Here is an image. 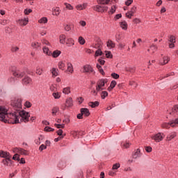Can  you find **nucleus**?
<instances>
[{
	"mask_svg": "<svg viewBox=\"0 0 178 178\" xmlns=\"http://www.w3.org/2000/svg\"><path fill=\"white\" fill-rule=\"evenodd\" d=\"M108 83V79H101L99 81L97 82L96 85V90L97 91H102L104 88L102 87H105V84Z\"/></svg>",
	"mask_w": 178,
	"mask_h": 178,
	"instance_id": "nucleus-5",
	"label": "nucleus"
},
{
	"mask_svg": "<svg viewBox=\"0 0 178 178\" xmlns=\"http://www.w3.org/2000/svg\"><path fill=\"white\" fill-rule=\"evenodd\" d=\"M111 77H113V79H119L120 76H119V74L113 72L111 74Z\"/></svg>",
	"mask_w": 178,
	"mask_h": 178,
	"instance_id": "nucleus-53",
	"label": "nucleus"
},
{
	"mask_svg": "<svg viewBox=\"0 0 178 178\" xmlns=\"http://www.w3.org/2000/svg\"><path fill=\"white\" fill-rule=\"evenodd\" d=\"M42 51L47 56H52V51H49V49L46 46L43 47Z\"/></svg>",
	"mask_w": 178,
	"mask_h": 178,
	"instance_id": "nucleus-21",
	"label": "nucleus"
},
{
	"mask_svg": "<svg viewBox=\"0 0 178 178\" xmlns=\"http://www.w3.org/2000/svg\"><path fill=\"white\" fill-rule=\"evenodd\" d=\"M61 52L59 50H56L54 51H53V53H51V56L53 58H58V56H59V55H60Z\"/></svg>",
	"mask_w": 178,
	"mask_h": 178,
	"instance_id": "nucleus-34",
	"label": "nucleus"
},
{
	"mask_svg": "<svg viewBox=\"0 0 178 178\" xmlns=\"http://www.w3.org/2000/svg\"><path fill=\"white\" fill-rule=\"evenodd\" d=\"M0 158H4V159H11L12 156L8 152H5L3 150L0 151Z\"/></svg>",
	"mask_w": 178,
	"mask_h": 178,
	"instance_id": "nucleus-13",
	"label": "nucleus"
},
{
	"mask_svg": "<svg viewBox=\"0 0 178 178\" xmlns=\"http://www.w3.org/2000/svg\"><path fill=\"white\" fill-rule=\"evenodd\" d=\"M122 147H124V148H129L130 147V143L126 142L123 143Z\"/></svg>",
	"mask_w": 178,
	"mask_h": 178,
	"instance_id": "nucleus-60",
	"label": "nucleus"
},
{
	"mask_svg": "<svg viewBox=\"0 0 178 178\" xmlns=\"http://www.w3.org/2000/svg\"><path fill=\"white\" fill-rule=\"evenodd\" d=\"M33 12V10L31 9H25L24 10V15H30Z\"/></svg>",
	"mask_w": 178,
	"mask_h": 178,
	"instance_id": "nucleus-56",
	"label": "nucleus"
},
{
	"mask_svg": "<svg viewBox=\"0 0 178 178\" xmlns=\"http://www.w3.org/2000/svg\"><path fill=\"white\" fill-rule=\"evenodd\" d=\"M175 136H176V133H172L168 137V138L169 140H172V138H175Z\"/></svg>",
	"mask_w": 178,
	"mask_h": 178,
	"instance_id": "nucleus-62",
	"label": "nucleus"
},
{
	"mask_svg": "<svg viewBox=\"0 0 178 178\" xmlns=\"http://www.w3.org/2000/svg\"><path fill=\"white\" fill-rule=\"evenodd\" d=\"M98 62H99V63L100 65H105V60H104V59L99 58V59H98Z\"/></svg>",
	"mask_w": 178,
	"mask_h": 178,
	"instance_id": "nucleus-64",
	"label": "nucleus"
},
{
	"mask_svg": "<svg viewBox=\"0 0 178 178\" xmlns=\"http://www.w3.org/2000/svg\"><path fill=\"white\" fill-rule=\"evenodd\" d=\"M134 23H135V24H138V23H141V19L135 18L134 19Z\"/></svg>",
	"mask_w": 178,
	"mask_h": 178,
	"instance_id": "nucleus-59",
	"label": "nucleus"
},
{
	"mask_svg": "<svg viewBox=\"0 0 178 178\" xmlns=\"http://www.w3.org/2000/svg\"><path fill=\"white\" fill-rule=\"evenodd\" d=\"M58 111H59V108L58 107H54L51 110V113L53 116L56 115V113H58Z\"/></svg>",
	"mask_w": 178,
	"mask_h": 178,
	"instance_id": "nucleus-44",
	"label": "nucleus"
},
{
	"mask_svg": "<svg viewBox=\"0 0 178 178\" xmlns=\"http://www.w3.org/2000/svg\"><path fill=\"white\" fill-rule=\"evenodd\" d=\"M44 131H55L54 128H51L50 127H46L44 128Z\"/></svg>",
	"mask_w": 178,
	"mask_h": 178,
	"instance_id": "nucleus-50",
	"label": "nucleus"
},
{
	"mask_svg": "<svg viewBox=\"0 0 178 178\" xmlns=\"http://www.w3.org/2000/svg\"><path fill=\"white\" fill-rule=\"evenodd\" d=\"M67 72H69V73H73L74 70H73V65H72V63H67Z\"/></svg>",
	"mask_w": 178,
	"mask_h": 178,
	"instance_id": "nucleus-32",
	"label": "nucleus"
},
{
	"mask_svg": "<svg viewBox=\"0 0 178 178\" xmlns=\"http://www.w3.org/2000/svg\"><path fill=\"white\" fill-rule=\"evenodd\" d=\"M156 51H158V47L155 46V44H152L147 49V51H149L151 54V55H152V54H155Z\"/></svg>",
	"mask_w": 178,
	"mask_h": 178,
	"instance_id": "nucleus-18",
	"label": "nucleus"
},
{
	"mask_svg": "<svg viewBox=\"0 0 178 178\" xmlns=\"http://www.w3.org/2000/svg\"><path fill=\"white\" fill-rule=\"evenodd\" d=\"M78 42L80 44V45H84V44H86V39H84L83 36H79L78 39Z\"/></svg>",
	"mask_w": 178,
	"mask_h": 178,
	"instance_id": "nucleus-37",
	"label": "nucleus"
},
{
	"mask_svg": "<svg viewBox=\"0 0 178 178\" xmlns=\"http://www.w3.org/2000/svg\"><path fill=\"white\" fill-rule=\"evenodd\" d=\"M168 41L170 42L169 44V48H175V44H176V36L173 35H170Z\"/></svg>",
	"mask_w": 178,
	"mask_h": 178,
	"instance_id": "nucleus-14",
	"label": "nucleus"
},
{
	"mask_svg": "<svg viewBox=\"0 0 178 178\" xmlns=\"http://www.w3.org/2000/svg\"><path fill=\"white\" fill-rule=\"evenodd\" d=\"M136 12H137V7L136 6H133L131 10L126 13V17L128 19H131L132 16H134V13H136Z\"/></svg>",
	"mask_w": 178,
	"mask_h": 178,
	"instance_id": "nucleus-12",
	"label": "nucleus"
},
{
	"mask_svg": "<svg viewBox=\"0 0 178 178\" xmlns=\"http://www.w3.org/2000/svg\"><path fill=\"white\" fill-rule=\"evenodd\" d=\"M169 62H170V58L168 56H164L159 60V65H160V66H165V65H168Z\"/></svg>",
	"mask_w": 178,
	"mask_h": 178,
	"instance_id": "nucleus-9",
	"label": "nucleus"
},
{
	"mask_svg": "<svg viewBox=\"0 0 178 178\" xmlns=\"http://www.w3.org/2000/svg\"><path fill=\"white\" fill-rule=\"evenodd\" d=\"M152 140H154L156 143H161L165 138V135L163 133L159 132L151 136Z\"/></svg>",
	"mask_w": 178,
	"mask_h": 178,
	"instance_id": "nucleus-6",
	"label": "nucleus"
},
{
	"mask_svg": "<svg viewBox=\"0 0 178 178\" xmlns=\"http://www.w3.org/2000/svg\"><path fill=\"white\" fill-rule=\"evenodd\" d=\"M65 44L67 47H73V45H74V40L72 38H67Z\"/></svg>",
	"mask_w": 178,
	"mask_h": 178,
	"instance_id": "nucleus-20",
	"label": "nucleus"
},
{
	"mask_svg": "<svg viewBox=\"0 0 178 178\" xmlns=\"http://www.w3.org/2000/svg\"><path fill=\"white\" fill-rule=\"evenodd\" d=\"M63 94H65L66 95H69L70 94V87H66L63 89Z\"/></svg>",
	"mask_w": 178,
	"mask_h": 178,
	"instance_id": "nucleus-40",
	"label": "nucleus"
},
{
	"mask_svg": "<svg viewBox=\"0 0 178 178\" xmlns=\"http://www.w3.org/2000/svg\"><path fill=\"white\" fill-rule=\"evenodd\" d=\"M169 113L172 115V116H178V104L175 105L172 108V111Z\"/></svg>",
	"mask_w": 178,
	"mask_h": 178,
	"instance_id": "nucleus-17",
	"label": "nucleus"
},
{
	"mask_svg": "<svg viewBox=\"0 0 178 178\" xmlns=\"http://www.w3.org/2000/svg\"><path fill=\"white\" fill-rule=\"evenodd\" d=\"M0 120L4 123L17 124V123H20L19 111L8 113L7 109L3 107H0Z\"/></svg>",
	"mask_w": 178,
	"mask_h": 178,
	"instance_id": "nucleus-1",
	"label": "nucleus"
},
{
	"mask_svg": "<svg viewBox=\"0 0 178 178\" xmlns=\"http://www.w3.org/2000/svg\"><path fill=\"white\" fill-rule=\"evenodd\" d=\"M64 5L66 9H67L68 10H73L74 8L72 6L70 3H65Z\"/></svg>",
	"mask_w": 178,
	"mask_h": 178,
	"instance_id": "nucleus-43",
	"label": "nucleus"
},
{
	"mask_svg": "<svg viewBox=\"0 0 178 178\" xmlns=\"http://www.w3.org/2000/svg\"><path fill=\"white\" fill-rule=\"evenodd\" d=\"M141 156V149L140 148L134 151L132 154L133 159H137V158H140Z\"/></svg>",
	"mask_w": 178,
	"mask_h": 178,
	"instance_id": "nucleus-15",
	"label": "nucleus"
},
{
	"mask_svg": "<svg viewBox=\"0 0 178 178\" xmlns=\"http://www.w3.org/2000/svg\"><path fill=\"white\" fill-rule=\"evenodd\" d=\"M9 71L12 72L13 76L17 79H23L26 74L24 72L17 70L15 66H10L9 67Z\"/></svg>",
	"mask_w": 178,
	"mask_h": 178,
	"instance_id": "nucleus-2",
	"label": "nucleus"
},
{
	"mask_svg": "<svg viewBox=\"0 0 178 178\" xmlns=\"http://www.w3.org/2000/svg\"><path fill=\"white\" fill-rule=\"evenodd\" d=\"M65 31H70V30H72V28L70 27V25H65Z\"/></svg>",
	"mask_w": 178,
	"mask_h": 178,
	"instance_id": "nucleus-63",
	"label": "nucleus"
},
{
	"mask_svg": "<svg viewBox=\"0 0 178 178\" xmlns=\"http://www.w3.org/2000/svg\"><path fill=\"white\" fill-rule=\"evenodd\" d=\"M119 168H120V163H117L113 165L112 170H117V169H119Z\"/></svg>",
	"mask_w": 178,
	"mask_h": 178,
	"instance_id": "nucleus-45",
	"label": "nucleus"
},
{
	"mask_svg": "<svg viewBox=\"0 0 178 178\" xmlns=\"http://www.w3.org/2000/svg\"><path fill=\"white\" fill-rule=\"evenodd\" d=\"M11 106L16 112H20L22 111V99H15L11 102Z\"/></svg>",
	"mask_w": 178,
	"mask_h": 178,
	"instance_id": "nucleus-4",
	"label": "nucleus"
},
{
	"mask_svg": "<svg viewBox=\"0 0 178 178\" xmlns=\"http://www.w3.org/2000/svg\"><path fill=\"white\" fill-rule=\"evenodd\" d=\"M55 126L57 129H65V124H55Z\"/></svg>",
	"mask_w": 178,
	"mask_h": 178,
	"instance_id": "nucleus-49",
	"label": "nucleus"
},
{
	"mask_svg": "<svg viewBox=\"0 0 178 178\" xmlns=\"http://www.w3.org/2000/svg\"><path fill=\"white\" fill-rule=\"evenodd\" d=\"M22 83L23 86H31L33 84V79L26 75L22 79Z\"/></svg>",
	"mask_w": 178,
	"mask_h": 178,
	"instance_id": "nucleus-8",
	"label": "nucleus"
},
{
	"mask_svg": "<svg viewBox=\"0 0 178 178\" xmlns=\"http://www.w3.org/2000/svg\"><path fill=\"white\" fill-rule=\"evenodd\" d=\"M83 72L88 73V74H91V73H92L93 74H95V72H94V69L90 65H86L85 66H83Z\"/></svg>",
	"mask_w": 178,
	"mask_h": 178,
	"instance_id": "nucleus-10",
	"label": "nucleus"
},
{
	"mask_svg": "<svg viewBox=\"0 0 178 178\" xmlns=\"http://www.w3.org/2000/svg\"><path fill=\"white\" fill-rule=\"evenodd\" d=\"M107 47L110 49H112V48H115L116 47V44L115 43V42H113L111 40H108L107 42Z\"/></svg>",
	"mask_w": 178,
	"mask_h": 178,
	"instance_id": "nucleus-23",
	"label": "nucleus"
},
{
	"mask_svg": "<svg viewBox=\"0 0 178 178\" xmlns=\"http://www.w3.org/2000/svg\"><path fill=\"white\" fill-rule=\"evenodd\" d=\"M53 97H54L55 99H59L60 98V94L59 92H54Z\"/></svg>",
	"mask_w": 178,
	"mask_h": 178,
	"instance_id": "nucleus-46",
	"label": "nucleus"
},
{
	"mask_svg": "<svg viewBox=\"0 0 178 178\" xmlns=\"http://www.w3.org/2000/svg\"><path fill=\"white\" fill-rule=\"evenodd\" d=\"M10 162H12V160H10V159H3L1 161V163H3L5 166H10V165H12Z\"/></svg>",
	"mask_w": 178,
	"mask_h": 178,
	"instance_id": "nucleus-28",
	"label": "nucleus"
},
{
	"mask_svg": "<svg viewBox=\"0 0 178 178\" xmlns=\"http://www.w3.org/2000/svg\"><path fill=\"white\" fill-rule=\"evenodd\" d=\"M100 95H101V98L102 99H105V98H106V97H108V95H109V94L108 93L107 91H102L101 93H100Z\"/></svg>",
	"mask_w": 178,
	"mask_h": 178,
	"instance_id": "nucleus-39",
	"label": "nucleus"
},
{
	"mask_svg": "<svg viewBox=\"0 0 178 178\" xmlns=\"http://www.w3.org/2000/svg\"><path fill=\"white\" fill-rule=\"evenodd\" d=\"M79 24L81 26V27H86V26H87V22H86V21L81 20L79 22Z\"/></svg>",
	"mask_w": 178,
	"mask_h": 178,
	"instance_id": "nucleus-52",
	"label": "nucleus"
},
{
	"mask_svg": "<svg viewBox=\"0 0 178 178\" xmlns=\"http://www.w3.org/2000/svg\"><path fill=\"white\" fill-rule=\"evenodd\" d=\"M44 149H47V145H41L39 147L40 151H44Z\"/></svg>",
	"mask_w": 178,
	"mask_h": 178,
	"instance_id": "nucleus-58",
	"label": "nucleus"
},
{
	"mask_svg": "<svg viewBox=\"0 0 178 178\" xmlns=\"http://www.w3.org/2000/svg\"><path fill=\"white\" fill-rule=\"evenodd\" d=\"M43 70L40 67H37L36 68V74L41 76L42 74Z\"/></svg>",
	"mask_w": 178,
	"mask_h": 178,
	"instance_id": "nucleus-42",
	"label": "nucleus"
},
{
	"mask_svg": "<svg viewBox=\"0 0 178 178\" xmlns=\"http://www.w3.org/2000/svg\"><path fill=\"white\" fill-rule=\"evenodd\" d=\"M42 43L44 45H51V43H49V42L45 39L42 40Z\"/></svg>",
	"mask_w": 178,
	"mask_h": 178,
	"instance_id": "nucleus-55",
	"label": "nucleus"
},
{
	"mask_svg": "<svg viewBox=\"0 0 178 178\" xmlns=\"http://www.w3.org/2000/svg\"><path fill=\"white\" fill-rule=\"evenodd\" d=\"M71 134L73 136V137L76 138L77 137L79 132L77 131H72Z\"/></svg>",
	"mask_w": 178,
	"mask_h": 178,
	"instance_id": "nucleus-54",
	"label": "nucleus"
},
{
	"mask_svg": "<svg viewBox=\"0 0 178 178\" xmlns=\"http://www.w3.org/2000/svg\"><path fill=\"white\" fill-rule=\"evenodd\" d=\"M145 149L146 152H152V147H151L150 146L145 147Z\"/></svg>",
	"mask_w": 178,
	"mask_h": 178,
	"instance_id": "nucleus-51",
	"label": "nucleus"
},
{
	"mask_svg": "<svg viewBox=\"0 0 178 178\" xmlns=\"http://www.w3.org/2000/svg\"><path fill=\"white\" fill-rule=\"evenodd\" d=\"M76 101H77L78 104H79V105H81V104H83V102H84V98H83L82 97H79L76 99Z\"/></svg>",
	"mask_w": 178,
	"mask_h": 178,
	"instance_id": "nucleus-47",
	"label": "nucleus"
},
{
	"mask_svg": "<svg viewBox=\"0 0 178 178\" xmlns=\"http://www.w3.org/2000/svg\"><path fill=\"white\" fill-rule=\"evenodd\" d=\"M117 8L116 5L112 6L111 10L108 11V15H113L116 12Z\"/></svg>",
	"mask_w": 178,
	"mask_h": 178,
	"instance_id": "nucleus-35",
	"label": "nucleus"
},
{
	"mask_svg": "<svg viewBox=\"0 0 178 178\" xmlns=\"http://www.w3.org/2000/svg\"><path fill=\"white\" fill-rule=\"evenodd\" d=\"M116 81H112L110 84V87L108 88V91H111V90H113L115 87H116Z\"/></svg>",
	"mask_w": 178,
	"mask_h": 178,
	"instance_id": "nucleus-31",
	"label": "nucleus"
},
{
	"mask_svg": "<svg viewBox=\"0 0 178 178\" xmlns=\"http://www.w3.org/2000/svg\"><path fill=\"white\" fill-rule=\"evenodd\" d=\"M38 23L40 24H46V23H48V18L43 17L38 20Z\"/></svg>",
	"mask_w": 178,
	"mask_h": 178,
	"instance_id": "nucleus-30",
	"label": "nucleus"
},
{
	"mask_svg": "<svg viewBox=\"0 0 178 178\" xmlns=\"http://www.w3.org/2000/svg\"><path fill=\"white\" fill-rule=\"evenodd\" d=\"M120 26L121 29L124 31L127 30V29L129 27V25L127 24V22H126V21L120 22Z\"/></svg>",
	"mask_w": 178,
	"mask_h": 178,
	"instance_id": "nucleus-25",
	"label": "nucleus"
},
{
	"mask_svg": "<svg viewBox=\"0 0 178 178\" xmlns=\"http://www.w3.org/2000/svg\"><path fill=\"white\" fill-rule=\"evenodd\" d=\"M13 161H20V156L19 154H16L13 156Z\"/></svg>",
	"mask_w": 178,
	"mask_h": 178,
	"instance_id": "nucleus-48",
	"label": "nucleus"
},
{
	"mask_svg": "<svg viewBox=\"0 0 178 178\" xmlns=\"http://www.w3.org/2000/svg\"><path fill=\"white\" fill-rule=\"evenodd\" d=\"M65 106H67V108L73 106V99H72V97H69L66 99Z\"/></svg>",
	"mask_w": 178,
	"mask_h": 178,
	"instance_id": "nucleus-22",
	"label": "nucleus"
},
{
	"mask_svg": "<svg viewBox=\"0 0 178 178\" xmlns=\"http://www.w3.org/2000/svg\"><path fill=\"white\" fill-rule=\"evenodd\" d=\"M31 47L33 48V49H38V48H41V42H33L31 43Z\"/></svg>",
	"mask_w": 178,
	"mask_h": 178,
	"instance_id": "nucleus-26",
	"label": "nucleus"
},
{
	"mask_svg": "<svg viewBox=\"0 0 178 178\" xmlns=\"http://www.w3.org/2000/svg\"><path fill=\"white\" fill-rule=\"evenodd\" d=\"M88 105L90 106V108H97V106H99V102H90Z\"/></svg>",
	"mask_w": 178,
	"mask_h": 178,
	"instance_id": "nucleus-27",
	"label": "nucleus"
},
{
	"mask_svg": "<svg viewBox=\"0 0 178 178\" xmlns=\"http://www.w3.org/2000/svg\"><path fill=\"white\" fill-rule=\"evenodd\" d=\"M17 23L19 26L24 27V26H27V24H29V17L19 19L17 20Z\"/></svg>",
	"mask_w": 178,
	"mask_h": 178,
	"instance_id": "nucleus-11",
	"label": "nucleus"
},
{
	"mask_svg": "<svg viewBox=\"0 0 178 178\" xmlns=\"http://www.w3.org/2000/svg\"><path fill=\"white\" fill-rule=\"evenodd\" d=\"M60 44H66V35L62 34L59 36Z\"/></svg>",
	"mask_w": 178,
	"mask_h": 178,
	"instance_id": "nucleus-24",
	"label": "nucleus"
},
{
	"mask_svg": "<svg viewBox=\"0 0 178 178\" xmlns=\"http://www.w3.org/2000/svg\"><path fill=\"white\" fill-rule=\"evenodd\" d=\"M53 16H59L60 15V8L56 7L52 9Z\"/></svg>",
	"mask_w": 178,
	"mask_h": 178,
	"instance_id": "nucleus-19",
	"label": "nucleus"
},
{
	"mask_svg": "<svg viewBox=\"0 0 178 178\" xmlns=\"http://www.w3.org/2000/svg\"><path fill=\"white\" fill-rule=\"evenodd\" d=\"M80 112L82 113V115L85 118H88V116H90V115H91V113H90V110L87 108H81L80 109Z\"/></svg>",
	"mask_w": 178,
	"mask_h": 178,
	"instance_id": "nucleus-16",
	"label": "nucleus"
},
{
	"mask_svg": "<svg viewBox=\"0 0 178 178\" xmlns=\"http://www.w3.org/2000/svg\"><path fill=\"white\" fill-rule=\"evenodd\" d=\"M63 122L65 124H69V123H70V118H67L64 119Z\"/></svg>",
	"mask_w": 178,
	"mask_h": 178,
	"instance_id": "nucleus-57",
	"label": "nucleus"
},
{
	"mask_svg": "<svg viewBox=\"0 0 178 178\" xmlns=\"http://www.w3.org/2000/svg\"><path fill=\"white\" fill-rule=\"evenodd\" d=\"M178 124V118L172 120L170 122H165L162 124L163 129H170L171 127H176V125Z\"/></svg>",
	"mask_w": 178,
	"mask_h": 178,
	"instance_id": "nucleus-7",
	"label": "nucleus"
},
{
	"mask_svg": "<svg viewBox=\"0 0 178 178\" xmlns=\"http://www.w3.org/2000/svg\"><path fill=\"white\" fill-rule=\"evenodd\" d=\"M24 106H26V108H31V103H30V102H26Z\"/></svg>",
	"mask_w": 178,
	"mask_h": 178,
	"instance_id": "nucleus-61",
	"label": "nucleus"
},
{
	"mask_svg": "<svg viewBox=\"0 0 178 178\" xmlns=\"http://www.w3.org/2000/svg\"><path fill=\"white\" fill-rule=\"evenodd\" d=\"M18 152L22 155H29V152L24 149L19 148L18 149Z\"/></svg>",
	"mask_w": 178,
	"mask_h": 178,
	"instance_id": "nucleus-38",
	"label": "nucleus"
},
{
	"mask_svg": "<svg viewBox=\"0 0 178 178\" xmlns=\"http://www.w3.org/2000/svg\"><path fill=\"white\" fill-rule=\"evenodd\" d=\"M98 49L95 53V56H102V51L101 50V46H98Z\"/></svg>",
	"mask_w": 178,
	"mask_h": 178,
	"instance_id": "nucleus-36",
	"label": "nucleus"
},
{
	"mask_svg": "<svg viewBox=\"0 0 178 178\" xmlns=\"http://www.w3.org/2000/svg\"><path fill=\"white\" fill-rule=\"evenodd\" d=\"M19 123L24 122V123H27L30 121V113L25 111H18Z\"/></svg>",
	"mask_w": 178,
	"mask_h": 178,
	"instance_id": "nucleus-3",
	"label": "nucleus"
},
{
	"mask_svg": "<svg viewBox=\"0 0 178 178\" xmlns=\"http://www.w3.org/2000/svg\"><path fill=\"white\" fill-rule=\"evenodd\" d=\"M58 69H60L61 70H65V67H66V65L63 61H60L58 64Z\"/></svg>",
	"mask_w": 178,
	"mask_h": 178,
	"instance_id": "nucleus-33",
	"label": "nucleus"
},
{
	"mask_svg": "<svg viewBox=\"0 0 178 178\" xmlns=\"http://www.w3.org/2000/svg\"><path fill=\"white\" fill-rule=\"evenodd\" d=\"M87 8V3L79 4L76 6L77 10H83V9H86Z\"/></svg>",
	"mask_w": 178,
	"mask_h": 178,
	"instance_id": "nucleus-29",
	"label": "nucleus"
},
{
	"mask_svg": "<svg viewBox=\"0 0 178 178\" xmlns=\"http://www.w3.org/2000/svg\"><path fill=\"white\" fill-rule=\"evenodd\" d=\"M58 69L52 68L51 73H52L53 77H56V76H58Z\"/></svg>",
	"mask_w": 178,
	"mask_h": 178,
	"instance_id": "nucleus-41",
	"label": "nucleus"
}]
</instances>
